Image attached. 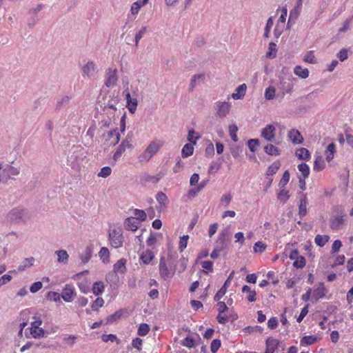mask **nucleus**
<instances>
[{"label":"nucleus","mask_w":353,"mask_h":353,"mask_svg":"<svg viewBox=\"0 0 353 353\" xmlns=\"http://www.w3.org/2000/svg\"><path fill=\"white\" fill-rule=\"evenodd\" d=\"M30 218L28 210L21 208H14L6 215V220L8 223L18 224L25 223Z\"/></svg>","instance_id":"nucleus-1"},{"label":"nucleus","mask_w":353,"mask_h":353,"mask_svg":"<svg viewBox=\"0 0 353 353\" xmlns=\"http://www.w3.org/2000/svg\"><path fill=\"white\" fill-rule=\"evenodd\" d=\"M162 145L163 142L158 139L151 141L144 151L139 156V161L141 163H148L159 150Z\"/></svg>","instance_id":"nucleus-2"},{"label":"nucleus","mask_w":353,"mask_h":353,"mask_svg":"<svg viewBox=\"0 0 353 353\" xmlns=\"http://www.w3.org/2000/svg\"><path fill=\"white\" fill-rule=\"evenodd\" d=\"M109 241L110 245L114 248H119L123 244V230L121 228H113L109 231Z\"/></svg>","instance_id":"nucleus-3"},{"label":"nucleus","mask_w":353,"mask_h":353,"mask_svg":"<svg viewBox=\"0 0 353 353\" xmlns=\"http://www.w3.org/2000/svg\"><path fill=\"white\" fill-rule=\"evenodd\" d=\"M34 321L30 323V334L34 339H41L45 336V330L40 327L42 321L39 317H34Z\"/></svg>","instance_id":"nucleus-4"},{"label":"nucleus","mask_w":353,"mask_h":353,"mask_svg":"<svg viewBox=\"0 0 353 353\" xmlns=\"http://www.w3.org/2000/svg\"><path fill=\"white\" fill-rule=\"evenodd\" d=\"M118 81V70L117 68H109L105 70L104 84L106 87H113Z\"/></svg>","instance_id":"nucleus-5"},{"label":"nucleus","mask_w":353,"mask_h":353,"mask_svg":"<svg viewBox=\"0 0 353 353\" xmlns=\"http://www.w3.org/2000/svg\"><path fill=\"white\" fill-rule=\"evenodd\" d=\"M60 295L65 302H72L77 295L76 290L72 285L66 284L63 287Z\"/></svg>","instance_id":"nucleus-6"},{"label":"nucleus","mask_w":353,"mask_h":353,"mask_svg":"<svg viewBox=\"0 0 353 353\" xmlns=\"http://www.w3.org/2000/svg\"><path fill=\"white\" fill-rule=\"evenodd\" d=\"M175 268H168L164 257H161L159 262V273L161 276L167 279L171 278L174 274Z\"/></svg>","instance_id":"nucleus-7"},{"label":"nucleus","mask_w":353,"mask_h":353,"mask_svg":"<svg viewBox=\"0 0 353 353\" xmlns=\"http://www.w3.org/2000/svg\"><path fill=\"white\" fill-rule=\"evenodd\" d=\"M216 116L221 119L225 117L230 112L231 104L227 101H218L215 103Z\"/></svg>","instance_id":"nucleus-8"},{"label":"nucleus","mask_w":353,"mask_h":353,"mask_svg":"<svg viewBox=\"0 0 353 353\" xmlns=\"http://www.w3.org/2000/svg\"><path fill=\"white\" fill-rule=\"evenodd\" d=\"M81 71L83 77L90 79L98 72V68L92 61H89L82 66Z\"/></svg>","instance_id":"nucleus-9"},{"label":"nucleus","mask_w":353,"mask_h":353,"mask_svg":"<svg viewBox=\"0 0 353 353\" xmlns=\"http://www.w3.org/2000/svg\"><path fill=\"white\" fill-rule=\"evenodd\" d=\"M276 135V128L272 124L267 125L261 130V136L266 141H273Z\"/></svg>","instance_id":"nucleus-10"},{"label":"nucleus","mask_w":353,"mask_h":353,"mask_svg":"<svg viewBox=\"0 0 353 353\" xmlns=\"http://www.w3.org/2000/svg\"><path fill=\"white\" fill-rule=\"evenodd\" d=\"M132 148V141L128 139H124L113 154L114 161H117L126 149H131Z\"/></svg>","instance_id":"nucleus-11"},{"label":"nucleus","mask_w":353,"mask_h":353,"mask_svg":"<svg viewBox=\"0 0 353 353\" xmlns=\"http://www.w3.org/2000/svg\"><path fill=\"white\" fill-rule=\"evenodd\" d=\"M327 292V290L325 287L323 283H319V285L312 290V301L314 302L319 301V299H323Z\"/></svg>","instance_id":"nucleus-12"},{"label":"nucleus","mask_w":353,"mask_h":353,"mask_svg":"<svg viewBox=\"0 0 353 353\" xmlns=\"http://www.w3.org/2000/svg\"><path fill=\"white\" fill-rule=\"evenodd\" d=\"M280 341L273 337L265 340V350L263 353H275L280 346Z\"/></svg>","instance_id":"nucleus-13"},{"label":"nucleus","mask_w":353,"mask_h":353,"mask_svg":"<svg viewBox=\"0 0 353 353\" xmlns=\"http://www.w3.org/2000/svg\"><path fill=\"white\" fill-rule=\"evenodd\" d=\"M105 141L110 145H115L120 141V132L117 128L110 130L108 132Z\"/></svg>","instance_id":"nucleus-14"},{"label":"nucleus","mask_w":353,"mask_h":353,"mask_svg":"<svg viewBox=\"0 0 353 353\" xmlns=\"http://www.w3.org/2000/svg\"><path fill=\"white\" fill-rule=\"evenodd\" d=\"M3 174L9 178H14L21 173V168L19 166H14L11 164H7L3 169Z\"/></svg>","instance_id":"nucleus-15"},{"label":"nucleus","mask_w":353,"mask_h":353,"mask_svg":"<svg viewBox=\"0 0 353 353\" xmlns=\"http://www.w3.org/2000/svg\"><path fill=\"white\" fill-rule=\"evenodd\" d=\"M247 90V85L245 83H243L238 86L234 92L231 94V98L234 100L241 99L245 95Z\"/></svg>","instance_id":"nucleus-16"},{"label":"nucleus","mask_w":353,"mask_h":353,"mask_svg":"<svg viewBox=\"0 0 353 353\" xmlns=\"http://www.w3.org/2000/svg\"><path fill=\"white\" fill-rule=\"evenodd\" d=\"M288 137L294 144H301L303 141L302 135L295 129H292L288 132Z\"/></svg>","instance_id":"nucleus-17"},{"label":"nucleus","mask_w":353,"mask_h":353,"mask_svg":"<svg viewBox=\"0 0 353 353\" xmlns=\"http://www.w3.org/2000/svg\"><path fill=\"white\" fill-rule=\"evenodd\" d=\"M139 225V222L134 217L127 218L124 221V227L127 230L136 231Z\"/></svg>","instance_id":"nucleus-18"},{"label":"nucleus","mask_w":353,"mask_h":353,"mask_svg":"<svg viewBox=\"0 0 353 353\" xmlns=\"http://www.w3.org/2000/svg\"><path fill=\"white\" fill-rule=\"evenodd\" d=\"M302 10V7L299 5H295L294 8L290 10L289 19L288 21V25L290 23H295L296 20L298 19Z\"/></svg>","instance_id":"nucleus-19"},{"label":"nucleus","mask_w":353,"mask_h":353,"mask_svg":"<svg viewBox=\"0 0 353 353\" xmlns=\"http://www.w3.org/2000/svg\"><path fill=\"white\" fill-rule=\"evenodd\" d=\"M302 10V7L299 5H295L294 8L290 10L289 19L288 21V25L290 23H295L296 20L298 19Z\"/></svg>","instance_id":"nucleus-20"},{"label":"nucleus","mask_w":353,"mask_h":353,"mask_svg":"<svg viewBox=\"0 0 353 353\" xmlns=\"http://www.w3.org/2000/svg\"><path fill=\"white\" fill-rule=\"evenodd\" d=\"M345 216H337L331 221L330 227L332 230H338L345 224Z\"/></svg>","instance_id":"nucleus-21"},{"label":"nucleus","mask_w":353,"mask_h":353,"mask_svg":"<svg viewBox=\"0 0 353 353\" xmlns=\"http://www.w3.org/2000/svg\"><path fill=\"white\" fill-rule=\"evenodd\" d=\"M55 254L57 256V261L59 263L67 264L69 260V254L65 250H59L55 252Z\"/></svg>","instance_id":"nucleus-22"},{"label":"nucleus","mask_w":353,"mask_h":353,"mask_svg":"<svg viewBox=\"0 0 353 353\" xmlns=\"http://www.w3.org/2000/svg\"><path fill=\"white\" fill-rule=\"evenodd\" d=\"M308 204L307 198L306 194H304L303 196L300 200V204L299 206V214L301 217H303L307 214V205Z\"/></svg>","instance_id":"nucleus-23"},{"label":"nucleus","mask_w":353,"mask_h":353,"mask_svg":"<svg viewBox=\"0 0 353 353\" xmlns=\"http://www.w3.org/2000/svg\"><path fill=\"white\" fill-rule=\"evenodd\" d=\"M92 251L93 250L91 246H88L85 248V250L80 254V260L81 263L85 264L90 261L92 254Z\"/></svg>","instance_id":"nucleus-24"},{"label":"nucleus","mask_w":353,"mask_h":353,"mask_svg":"<svg viewBox=\"0 0 353 353\" xmlns=\"http://www.w3.org/2000/svg\"><path fill=\"white\" fill-rule=\"evenodd\" d=\"M294 73L301 79H307L309 77V70L307 68H303L301 65H296L294 68Z\"/></svg>","instance_id":"nucleus-25"},{"label":"nucleus","mask_w":353,"mask_h":353,"mask_svg":"<svg viewBox=\"0 0 353 353\" xmlns=\"http://www.w3.org/2000/svg\"><path fill=\"white\" fill-rule=\"evenodd\" d=\"M154 257V254L153 252L150 250H146L141 254L140 259L144 264H149Z\"/></svg>","instance_id":"nucleus-26"},{"label":"nucleus","mask_w":353,"mask_h":353,"mask_svg":"<svg viewBox=\"0 0 353 353\" xmlns=\"http://www.w3.org/2000/svg\"><path fill=\"white\" fill-rule=\"evenodd\" d=\"M242 292L243 293H248L246 299L250 302H254L256 300V293L254 290H252L251 288L248 285H244L242 288Z\"/></svg>","instance_id":"nucleus-27"},{"label":"nucleus","mask_w":353,"mask_h":353,"mask_svg":"<svg viewBox=\"0 0 353 353\" xmlns=\"http://www.w3.org/2000/svg\"><path fill=\"white\" fill-rule=\"evenodd\" d=\"M125 263L126 260L124 259H119L114 265V272L117 274L120 273L123 274L125 271Z\"/></svg>","instance_id":"nucleus-28"},{"label":"nucleus","mask_w":353,"mask_h":353,"mask_svg":"<svg viewBox=\"0 0 353 353\" xmlns=\"http://www.w3.org/2000/svg\"><path fill=\"white\" fill-rule=\"evenodd\" d=\"M148 30V26H143L136 32L135 35H134V43H135L136 46H137L139 45L140 40L147 33Z\"/></svg>","instance_id":"nucleus-29"},{"label":"nucleus","mask_w":353,"mask_h":353,"mask_svg":"<svg viewBox=\"0 0 353 353\" xmlns=\"http://www.w3.org/2000/svg\"><path fill=\"white\" fill-rule=\"evenodd\" d=\"M99 256L103 263H110V252L107 248L103 247L101 248L99 252Z\"/></svg>","instance_id":"nucleus-30"},{"label":"nucleus","mask_w":353,"mask_h":353,"mask_svg":"<svg viewBox=\"0 0 353 353\" xmlns=\"http://www.w3.org/2000/svg\"><path fill=\"white\" fill-rule=\"evenodd\" d=\"M105 290V286L103 282L101 281H97L94 283L92 286V293L96 295L99 296L103 294Z\"/></svg>","instance_id":"nucleus-31"},{"label":"nucleus","mask_w":353,"mask_h":353,"mask_svg":"<svg viewBox=\"0 0 353 353\" xmlns=\"http://www.w3.org/2000/svg\"><path fill=\"white\" fill-rule=\"evenodd\" d=\"M264 151L268 155L279 156L281 154L280 150L272 144H268L264 147Z\"/></svg>","instance_id":"nucleus-32"},{"label":"nucleus","mask_w":353,"mask_h":353,"mask_svg":"<svg viewBox=\"0 0 353 353\" xmlns=\"http://www.w3.org/2000/svg\"><path fill=\"white\" fill-rule=\"evenodd\" d=\"M336 152V145L334 143H330L325 150V159L327 161H330L334 159V153Z\"/></svg>","instance_id":"nucleus-33"},{"label":"nucleus","mask_w":353,"mask_h":353,"mask_svg":"<svg viewBox=\"0 0 353 353\" xmlns=\"http://www.w3.org/2000/svg\"><path fill=\"white\" fill-rule=\"evenodd\" d=\"M34 258L30 257L25 259L18 266V270L19 271H23L26 268H28L33 265L34 262Z\"/></svg>","instance_id":"nucleus-34"},{"label":"nucleus","mask_w":353,"mask_h":353,"mask_svg":"<svg viewBox=\"0 0 353 353\" xmlns=\"http://www.w3.org/2000/svg\"><path fill=\"white\" fill-rule=\"evenodd\" d=\"M156 199L161 208H165L168 203V199L163 192H159L157 194Z\"/></svg>","instance_id":"nucleus-35"},{"label":"nucleus","mask_w":353,"mask_h":353,"mask_svg":"<svg viewBox=\"0 0 353 353\" xmlns=\"http://www.w3.org/2000/svg\"><path fill=\"white\" fill-rule=\"evenodd\" d=\"M318 339L314 335L305 336L301 339V345H311L317 341Z\"/></svg>","instance_id":"nucleus-36"},{"label":"nucleus","mask_w":353,"mask_h":353,"mask_svg":"<svg viewBox=\"0 0 353 353\" xmlns=\"http://www.w3.org/2000/svg\"><path fill=\"white\" fill-rule=\"evenodd\" d=\"M325 161L321 156H317L315 158L314 163V170L316 171H321L325 168Z\"/></svg>","instance_id":"nucleus-37"},{"label":"nucleus","mask_w":353,"mask_h":353,"mask_svg":"<svg viewBox=\"0 0 353 353\" xmlns=\"http://www.w3.org/2000/svg\"><path fill=\"white\" fill-rule=\"evenodd\" d=\"M194 147L191 143H186L182 148L181 156L183 158L190 157L193 154Z\"/></svg>","instance_id":"nucleus-38"},{"label":"nucleus","mask_w":353,"mask_h":353,"mask_svg":"<svg viewBox=\"0 0 353 353\" xmlns=\"http://www.w3.org/2000/svg\"><path fill=\"white\" fill-rule=\"evenodd\" d=\"M296 157L300 159L307 160L310 157V153L306 148H302L296 150Z\"/></svg>","instance_id":"nucleus-39"},{"label":"nucleus","mask_w":353,"mask_h":353,"mask_svg":"<svg viewBox=\"0 0 353 353\" xmlns=\"http://www.w3.org/2000/svg\"><path fill=\"white\" fill-rule=\"evenodd\" d=\"M70 101V98L67 96L62 97L57 99L56 105H55V110L57 111H59L61 108L65 107Z\"/></svg>","instance_id":"nucleus-40"},{"label":"nucleus","mask_w":353,"mask_h":353,"mask_svg":"<svg viewBox=\"0 0 353 353\" xmlns=\"http://www.w3.org/2000/svg\"><path fill=\"white\" fill-rule=\"evenodd\" d=\"M276 52H277L276 44L273 42H270L269 43V46H268V50L266 52V57L270 59L275 58L276 56Z\"/></svg>","instance_id":"nucleus-41"},{"label":"nucleus","mask_w":353,"mask_h":353,"mask_svg":"<svg viewBox=\"0 0 353 353\" xmlns=\"http://www.w3.org/2000/svg\"><path fill=\"white\" fill-rule=\"evenodd\" d=\"M329 239L330 237L327 235L318 234L314 239V242L318 246L323 247L327 242H328Z\"/></svg>","instance_id":"nucleus-42"},{"label":"nucleus","mask_w":353,"mask_h":353,"mask_svg":"<svg viewBox=\"0 0 353 353\" xmlns=\"http://www.w3.org/2000/svg\"><path fill=\"white\" fill-rule=\"evenodd\" d=\"M133 217L139 222L145 221L147 217L145 212L139 209H134L133 210Z\"/></svg>","instance_id":"nucleus-43"},{"label":"nucleus","mask_w":353,"mask_h":353,"mask_svg":"<svg viewBox=\"0 0 353 353\" xmlns=\"http://www.w3.org/2000/svg\"><path fill=\"white\" fill-rule=\"evenodd\" d=\"M276 94V89L273 86L268 87L264 93V97L266 100H272Z\"/></svg>","instance_id":"nucleus-44"},{"label":"nucleus","mask_w":353,"mask_h":353,"mask_svg":"<svg viewBox=\"0 0 353 353\" xmlns=\"http://www.w3.org/2000/svg\"><path fill=\"white\" fill-rule=\"evenodd\" d=\"M281 166V163L279 161H274L270 165L267 170V175H273L277 172Z\"/></svg>","instance_id":"nucleus-45"},{"label":"nucleus","mask_w":353,"mask_h":353,"mask_svg":"<svg viewBox=\"0 0 353 353\" xmlns=\"http://www.w3.org/2000/svg\"><path fill=\"white\" fill-rule=\"evenodd\" d=\"M298 170L301 173L304 179L308 177L310 174V168L306 163H301V164H299L298 165Z\"/></svg>","instance_id":"nucleus-46"},{"label":"nucleus","mask_w":353,"mask_h":353,"mask_svg":"<svg viewBox=\"0 0 353 353\" xmlns=\"http://www.w3.org/2000/svg\"><path fill=\"white\" fill-rule=\"evenodd\" d=\"M205 79L204 74H194L190 81V87L191 88H194L198 83L203 81Z\"/></svg>","instance_id":"nucleus-47"},{"label":"nucleus","mask_w":353,"mask_h":353,"mask_svg":"<svg viewBox=\"0 0 353 353\" xmlns=\"http://www.w3.org/2000/svg\"><path fill=\"white\" fill-rule=\"evenodd\" d=\"M200 138L199 134L195 132L194 130H191L188 132V140L190 142L191 144L195 145L196 141Z\"/></svg>","instance_id":"nucleus-48"},{"label":"nucleus","mask_w":353,"mask_h":353,"mask_svg":"<svg viewBox=\"0 0 353 353\" xmlns=\"http://www.w3.org/2000/svg\"><path fill=\"white\" fill-rule=\"evenodd\" d=\"M203 272L205 274H208L210 272L213 271V262L210 261H204L201 262Z\"/></svg>","instance_id":"nucleus-49"},{"label":"nucleus","mask_w":353,"mask_h":353,"mask_svg":"<svg viewBox=\"0 0 353 353\" xmlns=\"http://www.w3.org/2000/svg\"><path fill=\"white\" fill-rule=\"evenodd\" d=\"M188 240V235H183L180 238L179 243V250L180 252H183L187 248Z\"/></svg>","instance_id":"nucleus-50"},{"label":"nucleus","mask_w":353,"mask_h":353,"mask_svg":"<svg viewBox=\"0 0 353 353\" xmlns=\"http://www.w3.org/2000/svg\"><path fill=\"white\" fill-rule=\"evenodd\" d=\"M274 21L272 17H270L266 23V26L265 28V32L263 34V37L268 38L270 37V30L273 26Z\"/></svg>","instance_id":"nucleus-51"},{"label":"nucleus","mask_w":353,"mask_h":353,"mask_svg":"<svg viewBox=\"0 0 353 353\" xmlns=\"http://www.w3.org/2000/svg\"><path fill=\"white\" fill-rule=\"evenodd\" d=\"M150 331V327L146 323H141L137 331V334L139 336H145Z\"/></svg>","instance_id":"nucleus-52"},{"label":"nucleus","mask_w":353,"mask_h":353,"mask_svg":"<svg viewBox=\"0 0 353 353\" xmlns=\"http://www.w3.org/2000/svg\"><path fill=\"white\" fill-rule=\"evenodd\" d=\"M112 173V169L109 166H105L101 169L99 172L97 174L99 177L106 178L109 176Z\"/></svg>","instance_id":"nucleus-53"},{"label":"nucleus","mask_w":353,"mask_h":353,"mask_svg":"<svg viewBox=\"0 0 353 353\" xmlns=\"http://www.w3.org/2000/svg\"><path fill=\"white\" fill-rule=\"evenodd\" d=\"M137 105L138 101L137 99L135 98L132 99L131 101L127 103V108L130 112L132 114L134 113L135 111L137 110Z\"/></svg>","instance_id":"nucleus-54"},{"label":"nucleus","mask_w":353,"mask_h":353,"mask_svg":"<svg viewBox=\"0 0 353 353\" xmlns=\"http://www.w3.org/2000/svg\"><path fill=\"white\" fill-rule=\"evenodd\" d=\"M290 195L289 192L282 189L278 194V199L283 203H285L290 198Z\"/></svg>","instance_id":"nucleus-55"},{"label":"nucleus","mask_w":353,"mask_h":353,"mask_svg":"<svg viewBox=\"0 0 353 353\" xmlns=\"http://www.w3.org/2000/svg\"><path fill=\"white\" fill-rule=\"evenodd\" d=\"M104 304V300L101 297H98L96 300L92 303L91 307L94 311L98 310L100 307H101Z\"/></svg>","instance_id":"nucleus-56"},{"label":"nucleus","mask_w":353,"mask_h":353,"mask_svg":"<svg viewBox=\"0 0 353 353\" xmlns=\"http://www.w3.org/2000/svg\"><path fill=\"white\" fill-rule=\"evenodd\" d=\"M266 245L261 241H257L254 243L253 250L256 253H262L265 251Z\"/></svg>","instance_id":"nucleus-57"},{"label":"nucleus","mask_w":353,"mask_h":353,"mask_svg":"<svg viewBox=\"0 0 353 353\" xmlns=\"http://www.w3.org/2000/svg\"><path fill=\"white\" fill-rule=\"evenodd\" d=\"M303 61L306 63L312 64L316 63V59L312 51L307 52L303 58Z\"/></svg>","instance_id":"nucleus-58"},{"label":"nucleus","mask_w":353,"mask_h":353,"mask_svg":"<svg viewBox=\"0 0 353 353\" xmlns=\"http://www.w3.org/2000/svg\"><path fill=\"white\" fill-rule=\"evenodd\" d=\"M290 180V172L286 170L283 174L281 179L279 181V185L281 188H283Z\"/></svg>","instance_id":"nucleus-59"},{"label":"nucleus","mask_w":353,"mask_h":353,"mask_svg":"<svg viewBox=\"0 0 353 353\" xmlns=\"http://www.w3.org/2000/svg\"><path fill=\"white\" fill-rule=\"evenodd\" d=\"M237 131H238V128L236 125L232 124L229 126V133H230V135L232 139L234 141H238L237 134H236Z\"/></svg>","instance_id":"nucleus-60"},{"label":"nucleus","mask_w":353,"mask_h":353,"mask_svg":"<svg viewBox=\"0 0 353 353\" xmlns=\"http://www.w3.org/2000/svg\"><path fill=\"white\" fill-rule=\"evenodd\" d=\"M46 297L48 300L54 301V302L60 301L61 298V295L58 292H49L47 294Z\"/></svg>","instance_id":"nucleus-61"},{"label":"nucleus","mask_w":353,"mask_h":353,"mask_svg":"<svg viewBox=\"0 0 353 353\" xmlns=\"http://www.w3.org/2000/svg\"><path fill=\"white\" fill-rule=\"evenodd\" d=\"M232 200V195L228 194H223L221 198V205H223L225 208L228 207Z\"/></svg>","instance_id":"nucleus-62"},{"label":"nucleus","mask_w":353,"mask_h":353,"mask_svg":"<svg viewBox=\"0 0 353 353\" xmlns=\"http://www.w3.org/2000/svg\"><path fill=\"white\" fill-rule=\"evenodd\" d=\"M77 336L74 335H66L63 337V340L65 341L70 347H72L76 343Z\"/></svg>","instance_id":"nucleus-63"},{"label":"nucleus","mask_w":353,"mask_h":353,"mask_svg":"<svg viewBox=\"0 0 353 353\" xmlns=\"http://www.w3.org/2000/svg\"><path fill=\"white\" fill-rule=\"evenodd\" d=\"M227 289H228V288L223 285L221 288V289L215 294L214 299L216 301H220L223 297V296L226 294Z\"/></svg>","instance_id":"nucleus-64"}]
</instances>
